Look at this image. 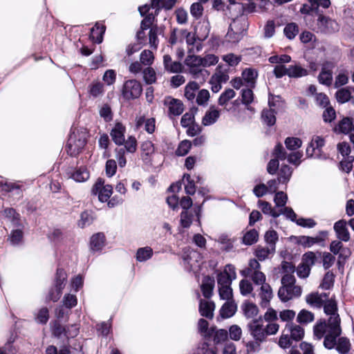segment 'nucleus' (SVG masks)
<instances>
[{"instance_id": "f257e3e1", "label": "nucleus", "mask_w": 354, "mask_h": 354, "mask_svg": "<svg viewBox=\"0 0 354 354\" xmlns=\"http://www.w3.org/2000/svg\"><path fill=\"white\" fill-rule=\"evenodd\" d=\"M323 306L324 313L330 315V317L327 323L325 321L320 320L314 326V335L317 339L323 338L326 330L328 329H331L332 333L336 335L342 333L340 326L341 319L337 313V305L336 301L332 299H328Z\"/></svg>"}, {"instance_id": "f03ea898", "label": "nucleus", "mask_w": 354, "mask_h": 354, "mask_svg": "<svg viewBox=\"0 0 354 354\" xmlns=\"http://www.w3.org/2000/svg\"><path fill=\"white\" fill-rule=\"evenodd\" d=\"M247 328L250 335L254 340L263 342L268 335H275L278 332L279 325L277 323H268L265 326L260 317L250 321L247 324Z\"/></svg>"}, {"instance_id": "7ed1b4c3", "label": "nucleus", "mask_w": 354, "mask_h": 354, "mask_svg": "<svg viewBox=\"0 0 354 354\" xmlns=\"http://www.w3.org/2000/svg\"><path fill=\"white\" fill-rule=\"evenodd\" d=\"M281 283L277 295L281 301L286 302L301 295L302 288L296 284L295 276L282 275Z\"/></svg>"}, {"instance_id": "20e7f679", "label": "nucleus", "mask_w": 354, "mask_h": 354, "mask_svg": "<svg viewBox=\"0 0 354 354\" xmlns=\"http://www.w3.org/2000/svg\"><path fill=\"white\" fill-rule=\"evenodd\" d=\"M331 331V329L326 330L324 346L328 349L335 348L339 354H348L351 348L349 339L345 337H339L341 334L336 335Z\"/></svg>"}, {"instance_id": "39448f33", "label": "nucleus", "mask_w": 354, "mask_h": 354, "mask_svg": "<svg viewBox=\"0 0 354 354\" xmlns=\"http://www.w3.org/2000/svg\"><path fill=\"white\" fill-rule=\"evenodd\" d=\"M86 143V133L83 131H73L71 133L67 145V152L71 156L79 154Z\"/></svg>"}, {"instance_id": "423d86ee", "label": "nucleus", "mask_w": 354, "mask_h": 354, "mask_svg": "<svg viewBox=\"0 0 354 354\" xmlns=\"http://www.w3.org/2000/svg\"><path fill=\"white\" fill-rule=\"evenodd\" d=\"M142 92V86L140 82L136 80L126 81L122 87V95L126 100H135L138 98Z\"/></svg>"}, {"instance_id": "0eeeda50", "label": "nucleus", "mask_w": 354, "mask_h": 354, "mask_svg": "<svg viewBox=\"0 0 354 354\" xmlns=\"http://www.w3.org/2000/svg\"><path fill=\"white\" fill-rule=\"evenodd\" d=\"M91 192L93 195H97L100 202L108 201L113 193V187L111 185H104L102 178H98L93 185Z\"/></svg>"}, {"instance_id": "6e6552de", "label": "nucleus", "mask_w": 354, "mask_h": 354, "mask_svg": "<svg viewBox=\"0 0 354 354\" xmlns=\"http://www.w3.org/2000/svg\"><path fill=\"white\" fill-rule=\"evenodd\" d=\"M324 145L325 140L322 137L314 136L306 148V153L307 157L320 158L322 148Z\"/></svg>"}, {"instance_id": "1a4fd4ad", "label": "nucleus", "mask_w": 354, "mask_h": 354, "mask_svg": "<svg viewBox=\"0 0 354 354\" xmlns=\"http://www.w3.org/2000/svg\"><path fill=\"white\" fill-rule=\"evenodd\" d=\"M236 277L235 268L231 265L225 266L224 270L217 275V283L218 287L231 286L232 282Z\"/></svg>"}, {"instance_id": "9d476101", "label": "nucleus", "mask_w": 354, "mask_h": 354, "mask_svg": "<svg viewBox=\"0 0 354 354\" xmlns=\"http://www.w3.org/2000/svg\"><path fill=\"white\" fill-rule=\"evenodd\" d=\"M164 104L168 106L169 115H180L184 111V105L181 100L167 96Z\"/></svg>"}, {"instance_id": "9b49d317", "label": "nucleus", "mask_w": 354, "mask_h": 354, "mask_svg": "<svg viewBox=\"0 0 354 354\" xmlns=\"http://www.w3.org/2000/svg\"><path fill=\"white\" fill-rule=\"evenodd\" d=\"M317 26L320 32L330 33L337 30V23L330 18L319 15L317 19Z\"/></svg>"}, {"instance_id": "f8f14e48", "label": "nucleus", "mask_w": 354, "mask_h": 354, "mask_svg": "<svg viewBox=\"0 0 354 354\" xmlns=\"http://www.w3.org/2000/svg\"><path fill=\"white\" fill-rule=\"evenodd\" d=\"M335 67L333 62H326L322 65V71L318 76L320 84L330 86L333 80L332 70Z\"/></svg>"}, {"instance_id": "ddd939ff", "label": "nucleus", "mask_w": 354, "mask_h": 354, "mask_svg": "<svg viewBox=\"0 0 354 354\" xmlns=\"http://www.w3.org/2000/svg\"><path fill=\"white\" fill-rule=\"evenodd\" d=\"M328 232L326 231H322L319 236L315 237L302 236L299 238V243L306 248H310L314 244H319L323 245L325 241V238L327 236Z\"/></svg>"}, {"instance_id": "4468645a", "label": "nucleus", "mask_w": 354, "mask_h": 354, "mask_svg": "<svg viewBox=\"0 0 354 354\" xmlns=\"http://www.w3.org/2000/svg\"><path fill=\"white\" fill-rule=\"evenodd\" d=\"M1 216L6 221L10 222L13 227L21 226V216L15 209L8 207L1 212Z\"/></svg>"}, {"instance_id": "2eb2a0df", "label": "nucleus", "mask_w": 354, "mask_h": 354, "mask_svg": "<svg viewBox=\"0 0 354 354\" xmlns=\"http://www.w3.org/2000/svg\"><path fill=\"white\" fill-rule=\"evenodd\" d=\"M328 299V296L326 293L313 292L306 297V301L313 307L321 308Z\"/></svg>"}, {"instance_id": "dca6fc26", "label": "nucleus", "mask_w": 354, "mask_h": 354, "mask_svg": "<svg viewBox=\"0 0 354 354\" xmlns=\"http://www.w3.org/2000/svg\"><path fill=\"white\" fill-rule=\"evenodd\" d=\"M125 132L126 128L120 122H117L111 131V137L117 145H122L124 144Z\"/></svg>"}, {"instance_id": "f3484780", "label": "nucleus", "mask_w": 354, "mask_h": 354, "mask_svg": "<svg viewBox=\"0 0 354 354\" xmlns=\"http://www.w3.org/2000/svg\"><path fill=\"white\" fill-rule=\"evenodd\" d=\"M203 41L198 39V37L191 32H187L186 35V43L188 46V53H195L200 52L203 47Z\"/></svg>"}, {"instance_id": "a211bd4d", "label": "nucleus", "mask_w": 354, "mask_h": 354, "mask_svg": "<svg viewBox=\"0 0 354 354\" xmlns=\"http://www.w3.org/2000/svg\"><path fill=\"white\" fill-rule=\"evenodd\" d=\"M334 230L337 239L342 241L348 242L350 240V234L346 227V222L344 220H339L334 224Z\"/></svg>"}, {"instance_id": "6ab92c4d", "label": "nucleus", "mask_w": 354, "mask_h": 354, "mask_svg": "<svg viewBox=\"0 0 354 354\" xmlns=\"http://www.w3.org/2000/svg\"><path fill=\"white\" fill-rule=\"evenodd\" d=\"M259 295L261 299V306L263 308L268 306L270 300L273 297L272 289L270 284L265 283L261 285Z\"/></svg>"}, {"instance_id": "aec40b11", "label": "nucleus", "mask_w": 354, "mask_h": 354, "mask_svg": "<svg viewBox=\"0 0 354 354\" xmlns=\"http://www.w3.org/2000/svg\"><path fill=\"white\" fill-rule=\"evenodd\" d=\"M285 332L289 333L290 338L295 341H299L304 336V328L294 323H287L285 326Z\"/></svg>"}, {"instance_id": "412c9836", "label": "nucleus", "mask_w": 354, "mask_h": 354, "mask_svg": "<svg viewBox=\"0 0 354 354\" xmlns=\"http://www.w3.org/2000/svg\"><path fill=\"white\" fill-rule=\"evenodd\" d=\"M236 96L235 91L232 88L225 89L218 99V105L223 107L227 111H230L232 107L229 106V102Z\"/></svg>"}, {"instance_id": "4be33fe9", "label": "nucleus", "mask_w": 354, "mask_h": 354, "mask_svg": "<svg viewBox=\"0 0 354 354\" xmlns=\"http://www.w3.org/2000/svg\"><path fill=\"white\" fill-rule=\"evenodd\" d=\"M215 304L213 301H206L201 299L199 301V313L201 316L207 319H212L214 317V310Z\"/></svg>"}, {"instance_id": "5701e85b", "label": "nucleus", "mask_w": 354, "mask_h": 354, "mask_svg": "<svg viewBox=\"0 0 354 354\" xmlns=\"http://www.w3.org/2000/svg\"><path fill=\"white\" fill-rule=\"evenodd\" d=\"M221 111L214 106H211L208 111H206L202 119V124L204 126H209L214 124L219 118Z\"/></svg>"}, {"instance_id": "b1692460", "label": "nucleus", "mask_w": 354, "mask_h": 354, "mask_svg": "<svg viewBox=\"0 0 354 354\" xmlns=\"http://www.w3.org/2000/svg\"><path fill=\"white\" fill-rule=\"evenodd\" d=\"M330 251L333 254H338V264H340V259H346L350 254L348 250L343 249V244L340 241H333L330 244Z\"/></svg>"}, {"instance_id": "393cba45", "label": "nucleus", "mask_w": 354, "mask_h": 354, "mask_svg": "<svg viewBox=\"0 0 354 354\" xmlns=\"http://www.w3.org/2000/svg\"><path fill=\"white\" fill-rule=\"evenodd\" d=\"M354 130V124L352 119L349 118H344L339 122L337 126L335 127V131L337 133H342L344 134H348L349 136L352 134Z\"/></svg>"}, {"instance_id": "a878e982", "label": "nucleus", "mask_w": 354, "mask_h": 354, "mask_svg": "<svg viewBox=\"0 0 354 354\" xmlns=\"http://www.w3.org/2000/svg\"><path fill=\"white\" fill-rule=\"evenodd\" d=\"M105 236L102 232H98L91 237L90 247L93 252L100 251L105 244Z\"/></svg>"}, {"instance_id": "bb28decb", "label": "nucleus", "mask_w": 354, "mask_h": 354, "mask_svg": "<svg viewBox=\"0 0 354 354\" xmlns=\"http://www.w3.org/2000/svg\"><path fill=\"white\" fill-rule=\"evenodd\" d=\"M214 284V279L209 276H206L203 278L201 285V289L203 295L205 298L209 299L212 296Z\"/></svg>"}, {"instance_id": "cd10ccee", "label": "nucleus", "mask_w": 354, "mask_h": 354, "mask_svg": "<svg viewBox=\"0 0 354 354\" xmlns=\"http://www.w3.org/2000/svg\"><path fill=\"white\" fill-rule=\"evenodd\" d=\"M287 76L290 78H299L308 75V71L299 64H295L287 66Z\"/></svg>"}, {"instance_id": "c85d7f7f", "label": "nucleus", "mask_w": 354, "mask_h": 354, "mask_svg": "<svg viewBox=\"0 0 354 354\" xmlns=\"http://www.w3.org/2000/svg\"><path fill=\"white\" fill-rule=\"evenodd\" d=\"M165 69L169 73H179L182 71V64L179 62H173L170 55L163 57Z\"/></svg>"}, {"instance_id": "c756f323", "label": "nucleus", "mask_w": 354, "mask_h": 354, "mask_svg": "<svg viewBox=\"0 0 354 354\" xmlns=\"http://www.w3.org/2000/svg\"><path fill=\"white\" fill-rule=\"evenodd\" d=\"M210 32V25L208 21H204L200 23L196 27L195 35L201 41H205L209 36Z\"/></svg>"}, {"instance_id": "7c9ffc66", "label": "nucleus", "mask_w": 354, "mask_h": 354, "mask_svg": "<svg viewBox=\"0 0 354 354\" xmlns=\"http://www.w3.org/2000/svg\"><path fill=\"white\" fill-rule=\"evenodd\" d=\"M236 311V305L233 300L226 301L220 310V315L223 318L232 317Z\"/></svg>"}, {"instance_id": "2f4dec72", "label": "nucleus", "mask_w": 354, "mask_h": 354, "mask_svg": "<svg viewBox=\"0 0 354 354\" xmlns=\"http://www.w3.org/2000/svg\"><path fill=\"white\" fill-rule=\"evenodd\" d=\"M276 111L274 109H265L261 112V120L264 124L271 127L276 122Z\"/></svg>"}, {"instance_id": "473e14b6", "label": "nucleus", "mask_w": 354, "mask_h": 354, "mask_svg": "<svg viewBox=\"0 0 354 354\" xmlns=\"http://www.w3.org/2000/svg\"><path fill=\"white\" fill-rule=\"evenodd\" d=\"M275 249L270 246H258L254 252V254L259 261H264L269 257L270 254H274Z\"/></svg>"}, {"instance_id": "72a5a7b5", "label": "nucleus", "mask_w": 354, "mask_h": 354, "mask_svg": "<svg viewBox=\"0 0 354 354\" xmlns=\"http://www.w3.org/2000/svg\"><path fill=\"white\" fill-rule=\"evenodd\" d=\"M67 281V274L62 268H58L56 272L54 286L56 288L63 290Z\"/></svg>"}, {"instance_id": "f704fd0d", "label": "nucleus", "mask_w": 354, "mask_h": 354, "mask_svg": "<svg viewBox=\"0 0 354 354\" xmlns=\"http://www.w3.org/2000/svg\"><path fill=\"white\" fill-rule=\"evenodd\" d=\"M142 158L148 160L155 152V147L151 141L146 140L141 144Z\"/></svg>"}, {"instance_id": "c9c22d12", "label": "nucleus", "mask_w": 354, "mask_h": 354, "mask_svg": "<svg viewBox=\"0 0 354 354\" xmlns=\"http://www.w3.org/2000/svg\"><path fill=\"white\" fill-rule=\"evenodd\" d=\"M105 32V26L95 24L91 30L90 38L97 44H100L103 39V34Z\"/></svg>"}, {"instance_id": "e433bc0d", "label": "nucleus", "mask_w": 354, "mask_h": 354, "mask_svg": "<svg viewBox=\"0 0 354 354\" xmlns=\"http://www.w3.org/2000/svg\"><path fill=\"white\" fill-rule=\"evenodd\" d=\"M199 88V85L196 82H189L185 88V96L187 100L193 102L196 98L195 92Z\"/></svg>"}, {"instance_id": "4c0bfd02", "label": "nucleus", "mask_w": 354, "mask_h": 354, "mask_svg": "<svg viewBox=\"0 0 354 354\" xmlns=\"http://www.w3.org/2000/svg\"><path fill=\"white\" fill-rule=\"evenodd\" d=\"M238 23V21H234V22L230 24L226 35L227 39L232 43L238 42L242 37L240 32L234 31V28H236Z\"/></svg>"}, {"instance_id": "58836bf2", "label": "nucleus", "mask_w": 354, "mask_h": 354, "mask_svg": "<svg viewBox=\"0 0 354 354\" xmlns=\"http://www.w3.org/2000/svg\"><path fill=\"white\" fill-rule=\"evenodd\" d=\"M258 239V232L254 229H252L244 234L242 238V243L246 245H251L257 243Z\"/></svg>"}, {"instance_id": "ea45409f", "label": "nucleus", "mask_w": 354, "mask_h": 354, "mask_svg": "<svg viewBox=\"0 0 354 354\" xmlns=\"http://www.w3.org/2000/svg\"><path fill=\"white\" fill-rule=\"evenodd\" d=\"M242 309L247 318H253L259 313L257 305L251 302H245L242 306Z\"/></svg>"}, {"instance_id": "a19ab883", "label": "nucleus", "mask_w": 354, "mask_h": 354, "mask_svg": "<svg viewBox=\"0 0 354 354\" xmlns=\"http://www.w3.org/2000/svg\"><path fill=\"white\" fill-rule=\"evenodd\" d=\"M202 58V66L203 68H209L213 66H216L218 61V56L213 53H206L201 56Z\"/></svg>"}, {"instance_id": "79ce46f5", "label": "nucleus", "mask_w": 354, "mask_h": 354, "mask_svg": "<svg viewBox=\"0 0 354 354\" xmlns=\"http://www.w3.org/2000/svg\"><path fill=\"white\" fill-rule=\"evenodd\" d=\"M212 81L218 83H225L229 80V75L226 72L222 71V66L218 65L215 73L211 77Z\"/></svg>"}, {"instance_id": "37998d69", "label": "nucleus", "mask_w": 354, "mask_h": 354, "mask_svg": "<svg viewBox=\"0 0 354 354\" xmlns=\"http://www.w3.org/2000/svg\"><path fill=\"white\" fill-rule=\"evenodd\" d=\"M258 203L259 207L261 208L263 214L270 215L274 218H277L281 215V213L272 208L270 203L264 201H259Z\"/></svg>"}, {"instance_id": "c03bdc74", "label": "nucleus", "mask_w": 354, "mask_h": 354, "mask_svg": "<svg viewBox=\"0 0 354 354\" xmlns=\"http://www.w3.org/2000/svg\"><path fill=\"white\" fill-rule=\"evenodd\" d=\"M209 324L207 321L201 318L198 322V332L205 337H211L212 335L213 328H209Z\"/></svg>"}, {"instance_id": "a18cd8bd", "label": "nucleus", "mask_w": 354, "mask_h": 354, "mask_svg": "<svg viewBox=\"0 0 354 354\" xmlns=\"http://www.w3.org/2000/svg\"><path fill=\"white\" fill-rule=\"evenodd\" d=\"M314 320V314L309 310L303 309L297 315V321L301 324H308Z\"/></svg>"}, {"instance_id": "49530a36", "label": "nucleus", "mask_w": 354, "mask_h": 354, "mask_svg": "<svg viewBox=\"0 0 354 354\" xmlns=\"http://www.w3.org/2000/svg\"><path fill=\"white\" fill-rule=\"evenodd\" d=\"M213 341L215 344H220L227 340L228 333L225 329H217L216 327L213 328L212 331Z\"/></svg>"}, {"instance_id": "de8ad7c7", "label": "nucleus", "mask_w": 354, "mask_h": 354, "mask_svg": "<svg viewBox=\"0 0 354 354\" xmlns=\"http://www.w3.org/2000/svg\"><path fill=\"white\" fill-rule=\"evenodd\" d=\"M258 76V73L253 68H245L242 72V78L249 85H254L255 80Z\"/></svg>"}, {"instance_id": "09e8293b", "label": "nucleus", "mask_w": 354, "mask_h": 354, "mask_svg": "<svg viewBox=\"0 0 354 354\" xmlns=\"http://www.w3.org/2000/svg\"><path fill=\"white\" fill-rule=\"evenodd\" d=\"M318 257H322V264L325 270L330 268L335 263V257L330 252H317Z\"/></svg>"}, {"instance_id": "8fccbe9b", "label": "nucleus", "mask_w": 354, "mask_h": 354, "mask_svg": "<svg viewBox=\"0 0 354 354\" xmlns=\"http://www.w3.org/2000/svg\"><path fill=\"white\" fill-rule=\"evenodd\" d=\"M71 177L77 182H84L89 178V173L85 167H80L73 172Z\"/></svg>"}, {"instance_id": "3c124183", "label": "nucleus", "mask_w": 354, "mask_h": 354, "mask_svg": "<svg viewBox=\"0 0 354 354\" xmlns=\"http://www.w3.org/2000/svg\"><path fill=\"white\" fill-rule=\"evenodd\" d=\"M210 97V93L207 89H201L196 96V102L199 106H205L208 104Z\"/></svg>"}, {"instance_id": "603ef678", "label": "nucleus", "mask_w": 354, "mask_h": 354, "mask_svg": "<svg viewBox=\"0 0 354 354\" xmlns=\"http://www.w3.org/2000/svg\"><path fill=\"white\" fill-rule=\"evenodd\" d=\"M185 64L187 67H203L201 56L188 55L185 59Z\"/></svg>"}, {"instance_id": "864d4df0", "label": "nucleus", "mask_w": 354, "mask_h": 354, "mask_svg": "<svg viewBox=\"0 0 354 354\" xmlns=\"http://www.w3.org/2000/svg\"><path fill=\"white\" fill-rule=\"evenodd\" d=\"M187 71L194 79L204 80L205 76L209 74L207 71L203 67H187Z\"/></svg>"}, {"instance_id": "5fc2aeb1", "label": "nucleus", "mask_w": 354, "mask_h": 354, "mask_svg": "<svg viewBox=\"0 0 354 354\" xmlns=\"http://www.w3.org/2000/svg\"><path fill=\"white\" fill-rule=\"evenodd\" d=\"M292 170L290 167L288 165H282L279 174L278 178L279 181H281V183H286L289 181L291 176H292Z\"/></svg>"}, {"instance_id": "6e6d98bb", "label": "nucleus", "mask_w": 354, "mask_h": 354, "mask_svg": "<svg viewBox=\"0 0 354 354\" xmlns=\"http://www.w3.org/2000/svg\"><path fill=\"white\" fill-rule=\"evenodd\" d=\"M153 250L150 247L139 248L136 253V259L138 261H145L152 257Z\"/></svg>"}, {"instance_id": "4d7b16f0", "label": "nucleus", "mask_w": 354, "mask_h": 354, "mask_svg": "<svg viewBox=\"0 0 354 354\" xmlns=\"http://www.w3.org/2000/svg\"><path fill=\"white\" fill-rule=\"evenodd\" d=\"M283 32L288 39H292L298 34L299 27L295 23H290L285 26Z\"/></svg>"}, {"instance_id": "13d9d810", "label": "nucleus", "mask_w": 354, "mask_h": 354, "mask_svg": "<svg viewBox=\"0 0 354 354\" xmlns=\"http://www.w3.org/2000/svg\"><path fill=\"white\" fill-rule=\"evenodd\" d=\"M94 220L93 214L88 211L83 212L80 215V219L78 222V225L83 228L86 226L90 225Z\"/></svg>"}, {"instance_id": "bf43d9fd", "label": "nucleus", "mask_w": 354, "mask_h": 354, "mask_svg": "<svg viewBox=\"0 0 354 354\" xmlns=\"http://www.w3.org/2000/svg\"><path fill=\"white\" fill-rule=\"evenodd\" d=\"M235 239H231L227 234H221L218 239V242L224 245L223 250L228 252L233 248V244Z\"/></svg>"}, {"instance_id": "052dcab7", "label": "nucleus", "mask_w": 354, "mask_h": 354, "mask_svg": "<svg viewBox=\"0 0 354 354\" xmlns=\"http://www.w3.org/2000/svg\"><path fill=\"white\" fill-rule=\"evenodd\" d=\"M158 28L153 26L151 28L149 33V44L151 48L156 50L158 46L159 40L158 38Z\"/></svg>"}, {"instance_id": "680f3d73", "label": "nucleus", "mask_w": 354, "mask_h": 354, "mask_svg": "<svg viewBox=\"0 0 354 354\" xmlns=\"http://www.w3.org/2000/svg\"><path fill=\"white\" fill-rule=\"evenodd\" d=\"M140 63L145 66H151L154 60L153 53L149 50H144L140 55Z\"/></svg>"}, {"instance_id": "e2e57ef3", "label": "nucleus", "mask_w": 354, "mask_h": 354, "mask_svg": "<svg viewBox=\"0 0 354 354\" xmlns=\"http://www.w3.org/2000/svg\"><path fill=\"white\" fill-rule=\"evenodd\" d=\"M336 98L338 102L345 103L351 99V92L347 88H341L336 92Z\"/></svg>"}, {"instance_id": "0e129e2a", "label": "nucleus", "mask_w": 354, "mask_h": 354, "mask_svg": "<svg viewBox=\"0 0 354 354\" xmlns=\"http://www.w3.org/2000/svg\"><path fill=\"white\" fill-rule=\"evenodd\" d=\"M264 238L268 246L274 249L276 248V243L278 241V234L276 231L269 230L266 232Z\"/></svg>"}, {"instance_id": "69168bd1", "label": "nucleus", "mask_w": 354, "mask_h": 354, "mask_svg": "<svg viewBox=\"0 0 354 354\" xmlns=\"http://www.w3.org/2000/svg\"><path fill=\"white\" fill-rule=\"evenodd\" d=\"M285 145L288 149L295 150L302 145V141L299 138L288 137L285 140Z\"/></svg>"}, {"instance_id": "338daca9", "label": "nucleus", "mask_w": 354, "mask_h": 354, "mask_svg": "<svg viewBox=\"0 0 354 354\" xmlns=\"http://www.w3.org/2000/svg\"><path fill=\"white\" fill-rule=\"evenodd\" d=\"M143 78L147 84H151L156 80V74L154 69L151 67H147L143 71Z\"/></svg>"}, {"instance_id": "774afa93", "label": "nucleus", "mask_w": 354, "mask_h": 354, "mask_svg": "<svg viewBox=\"0 0 354 354\" xmlns=\"http://www.w3.org/2000/svg\"><path fill=\"white\" fill-rule=\"evenodd\" d=\"M222 59L230 66H236L241 61V56L236 55L234 53H228L222 57Z\"/></svg>"}]
</instances>
